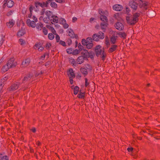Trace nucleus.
<instances>
[{"instance_id":"1","label":"nucleus","mask_w":160,"mask_h":160,"mask_svg":"<svg viewBox=\"0 0 160 160\" xmlns=\"http://www.w3.org/2000/svg\"><path fill=\"white\" fill-rule=\"evenodd\" d=\"M95 52L97 57H100L102 60H104L106 55L104 52V49L101 48L100 45H98L95 48Z\"/></svg>"},{"instance_id":"2","label":"nucleus","mask_w":160,"mask_h":160,"mask_svg":"<svg viewBox=\"0 0 160 160\" xmlns=\"http://www.w3.org/2000/svg\"><path fill=\"white\" fill-rule=\"evenodd\" d=\"M104 38V34L101 32H99L98 33L94 34L92 35V38L94 41H98L100 39H103Z\"/></svg>"},{"instance_id":"3","label":"nucleus","mask_w":160,"mask_h":160,"mask_svg":"<svg viewBox=\"0 0 160 160\" xmlns=\"http://www.w3.org/2000/svg\"><path fill=\"white\" fill-rule=\"evenodd\" d=\"M140 15L139 12H137L133 15L132 19L131 20V25H133L135 24L138 20V17Z\"/></svg>"},{"instance_id":"4","label":"nucleus","mask_w":160,"mask_h":160,"mask_svg":"<svg viewBox=\"0 0 160 160\" xmlns=\"http://www.w3.org/2000/svg\"><path fill=\"white\" fill-rule=\"evenodd\" d=\"M7 64L11 68L15 67L17 65V62L14 61V58H12L8 61Z\"/></svg>"},{"instance_id":"5","label":"nucleus","mask_w":160,"mask_h":160,"mask_svg":"<svg viewBox=\"0 0 160 160\" xmlns=\"http://www.w3.org/2000/svg\"><path fill=\"white\" fill-rule=\"evenodd\" d=\"M35 21H31L30 19H28L27 21V25L32 28H34L36 26V24Z\"/></svg>"},{"instance_id":"6","label":"nucleus","mask_w":160,"mask_h":160,"mask_svg":"<svg viewBox=\"0 0 160 160\" xmlns=\"http://www.w3.org/2000/svg\"><path fill=\"white\" fill-rule=\"evenodd\" d=\"M20 83L19 82H16L12 85L9 89V90L11 91H13L17 89Z\"/></svg>"},{"instance_id":"7","label":"nucleus","mask_w":160,"mask_h":160,"mask_svg":"<svg viewBox=\"0 0 160 160\" xmlns=\"http://www.w3.org/2000/svg\"><path fill=\"white\" fill-rule=\"evenodd\" d=\"M49 20L51 21L52 24H53L54 23H57L58 22V18L57 16L53 15L51 17H50Z\"/></svg>"},{"instance_id":"8","label":"nucleus","mask_w":160,"mask_h":160,"mask_svg":"<svg viewBox=\"0 0 160 160\" xmlns=\"http://www.w3.org/2000/svg\"><path fill=\"white\" fill-rule=\"evenodd\" d=\"M113 9L117 11H120L123 9L122 6L119 4H116L113 6Z\"/></svg>"},{"instance_id":"9","label":"nucleus","mask_w":160,"mask_h":160,"mask_svg":"<svg viewBox=\"0 0 160 160\" xmlns=\"http://www.w3.org/2000/svg\"><path fill=\"white\" fill-rule=\"evenodd\" d=\"M115 27L116 28L119 30H122L123 28V24L119 22H117L115 25Z\"/></svg>"},{"instance_id":"10","label":"nucleus","mask_w":160,"mask_h":160,"mask_svg":"<svg viewBox=\"0 0 160 160\" xmlns=\"http://www.w3.org/2000/svg\"><path fill=\"white\" fill-rule=\"evenodd\" d=\"M138 8L137 3L135 2H133L132 3H131V8L132 9V11L134 12Z\"/></svg>"},{"instance_id":"11","label":"nucleus","mask_w":160,"mask_h":160,"mask_svg":"<svg viewBox=\"0 0 160 160\" xmlns=\"http://www.w3.org/2000/svg\"><path fill=\"white\" fill-rule=\"evenodd\" d=\"M34 48L37 49L39 51H42L44 49L40 44H36L34 46Z\"/></svg>"},{"instance_id":"12","label":"nucleus","mask_w":160,"mask_h":160,"mask_svg":"<svg viewBox=\"0 0 160 160\" xmlns=\"http://www.w3.org/2000/svg\"><path fill=\"white\" fill-rule=\"evenodd\" d=\"M32 76V74L31 73H29L28 76H25L22 80V82L24 83L29 80Z\"/></svg>"},{"instance_id":"13","label":"nucleus","mask_w":160,"mask_h":160,"mask_svg":"<svg viewBox=\"0 0 160 160\" xmlns=\"http://www.w3.org/2000/svg\"><path fill=\"white\" fill-rule=\"evenodd\" d=\"M108 22H102L100 24V27L101 29L104 31L107 27Z\"/></svg>"},{"instance_id":"14","label":"nucleus","mask_w":160,"mask_h":160,"mask_svg":"<svg viewBox=\"0 0 160 160\" xmlns=\"http://www.w3.org/2000/svg\"><path fill=\"white\" fill-rule=\"evenodd\" d=\"M30 62L29 59H27L22 63V65L23 67H26L29 65Z\"/></svg>"},{"instance_id":"15","label":"nucleus","mask_w":160,"mask_h":160,"mask_svg":"<svg viewBox=\"0 0 160 160\" xmlns=\"http://www.w3.org/2000/svg\"><path fill=\"white\" fill-rule=\"evenodd\" d=\"M14 22L12 20H10L8 22L6 23V25L9 28H11L12 27L14 24Z\"/></svg>"},{"instance_id":"16","label":"nucleus","mask_w":160,"mask_h":160,"mask_svg":"<svg viewBox=\"0 0 160 160\" xmlns=\"http://www.w3.org/2000/svg\"><path fill=\"white\" fill-rule=\"evenodd\" d=\"M85 58L83 56H79L77 59V62L79 64H82L84 61V58Z\"/></svg>"},{"instance_id":"17","label":"nucleus","mask_w":160,"mask_h":160,"mask_svg":"<svg viewBox=\"0 0 160 160\" xmlns=\"http://www.w3.org/2000/svg\"><path fill=\"white\" fill-rule=\"evenodd\" d=\"M68 35L70 37L73 38L74 37V34L73 31L71 29H68L67 30Z\"/></svg>"},{"instance_id":"18","label":"nucleus","mask_w":160,"mask_h":160,"mask_svg":"<svg viewBox=\"0 0 160 160\" xmlns=\"http://www.w3.org/2000/svg\"><path fill=\"white\" fill-rule=\"evenodd\" d=\"M107 15H102V16H100V18L101 20L102 21V22H108V19L106 17Z\"/></svg>"},{"instance_id":"19","label":"nucleus","mask_w":160,"mask_h":160,"mask_svg":"<svg viewBox=\"0 0 160 160\" xmlns=\"http://www.w3.org/2000/svg\"><path fill=\"white\" fill-rule=\"evenodd\" d=\"M25 33V30L24 29L22 28L18 32L17 35L19 37L23 36Z\"/></svg>"},{"instance_id":"20","label":"nucleus","mask_w":160,"mask_h":160,"mask_svg":"<svg viewBox=\"0 0 160 160\" xmlns=\"http://www.w3.org/2000/svg\"><path fill=\"white\" fill-rule=\"evenodd\" d=\"M82 54L84 57H87L89 56V54L88 51L86 50H82Z\"/></svg>"},{"instance_id":"21","label":"nucleus","mask_w":160,"mask_h":160,"mask_svg":"<svg viewBox=\"0 0 160 160\" xmlns=\"http://www.w3.org/2000/svg\"><path fill=\"white\" fill-rule=\"evenodd\" d=\"M68 75H70L69 77H71L72 78H74L75 77V75L73 72V70L72 69L70 68L69 69L68 72Z\"/></svg>"},{"instance_id":"22","label":"nucleus","mask_w":160,"mask_h":160,"mask_svg":"<svg viewBox=\"0 0 160 160\" xmlns=\"http://www.w3.org/2000/svg\"><path fill=\"white\" fill-rule=\"evenodd\" d=\"M36 27L37 29L38 30H41L42 29L43 25V24L41 22H39L38 23H37L36 24Z\"/></svg>"},{"instance_id":"23","label":"nucleus","mask_w":160,"mask_h":160,"mask_svg":"<svg viewBox=\"0 0 160 160\" xmlns=\"http://www.w3.org/2000/svg\"><path fill=\"white\" fill-rule=\"evenodd\" d=\"M80 71L84 76H85L88 74L87 70V69L85 68H81L80 69Z\"/></svg>"},{"instance_id":"24","label":"nucleus","mask_w":160,"mask_h":160,"mask_svg":"<svg viewBox=\"0 0 160 160\" xmlns=\"http://www.w3.org/2000/svg\"><path fill=\"white\" fill-rule=\"evenodd\" d=\"M100 15V16H102V15H108V12L107 11H103L102 10L99 9L98 11Z\"/></svg>"},{"instance_id":"25","label":"nucleus","mask_w":160,"mask_h":160,"mask_svg":"<svg viewBox=\"0 0 160 160\" xmlns=\"http://www.w3.org/2000/svg\"><path fill=\"white\" fill-rule=\"evenodd\" d=\"M7 6L9 8L12 7L14 5V2L12 1H8L6 3Z\"/></svg>"},{"instance_id":"26","label":"nucleus","mask_w":160,"mask_h":160,"mask_svg":"<svg viewBox=\"0 0 160 160\" xmlns=\"http://www.w3.org/2000/svg\"><path fill=\"white\" fill-rule=\"evenodd\" d=\"M114 17L115 18L117 19L118 21L120 20L121 19V18L120 17L119 14V13H115L114 16Z\"/></svg>"},{"instance_id":"27","label":"nucleus","mask_w":160,"mask_h":160,"mask_svg":"<svg viewBox=\"0 0 160 160\" xmlns=\"http://www.w3.org/2000/svg\"><path fill=\"white\" fill-rule=\"evenodd\" d=\"M46 14L48 17L49 18H50V17H51L53 15L52 12L49 10H47L46 11Z\"/></svg>"},{"instance_id":"28","label":"nucleus","mask_w":160,"mask_h":160,"mask_svg":"<svg viewBox=\"0 0 160 160\" xmlns=\"http://www.w3.org/2000/svg\"><path fill=\"white\" fill-rule=\"evenodd\" d=\"M117 47V46L116 45H113L112 47L109 49V52H112L115 51Z\"/></svg>"},{"instance_id":"29","label":"nucleus","mask_w":160,"mask_h":160,"mask_svg":"<svg viewBox=\"0 0 160 160\" xmlns=\"http://www.w3.org/2000/svg\"><path fill=\"white\" fill-rule=\"evenodd\" d=\"M33 9V8L32 6H31L29 8V10L30 12V14H29L28 15V17L29 18H32V12Z\"/></svg>"},{"instance_id":"30","label":"nucleus","mask_w":160,"mask_h":160,"mask_svg":"<svg viewBox=\"0 0 160 160\" xmlns=\"http://www.w3.org/2000/svg\"><path fill=\"white\" fill-rule=\"evenodd\" d=\"M10 68L8 67V66L7 64L6 66H4L2 67V70L3 72H5L7 71Z\"/></svg>"},{"instance_id":"31","label":"nucleus","mask_w":160,"mask_h":160,"mask_svg":"<svg viewBox=\"0 0 160 160\" xmlns=\"http://www.w3.org/2000/svg\"><path fill=\"white\" fill-rule=\"evenodd\" d=\"M59 23L62 25H63L65 22H66V21L64 18H60L59 19V20H58Z\"/></svg>"},{"instance_id":"32","label":"nucleus","mask_w":160,"mask_h":160,"mask_svg":"<svg viewBox=\"0 0 160 160\" xmlns=\"http://www.w3.org/2000/svg\"><path fill=\"white\" fill-rule=\"evenodd\" d=\"M19 43L22 45L24 46L26 44V42L25 40L22 39H20L19 40Z\"/></svg>"},{"instance_id":"33","label":"nucleus","mask_w":160,"mask_h":160,"mask_svg":"<svg viewBox=\"0 0 160 160\" xmlns=\"http://www.w3.org/2000/svg\"><path fill=\"white\" fill-rule=\"evenodd\" d=\"M48 4V2H43L42 3H41L40 7L42 8H44L45 7H47Z\"/></svg>"},{"instance_id":"34","label":"nucleus","mask_w":160,"mask_h":160,"mask_svg":"<svg viewBox=\"0 0 160 160\" xmlns=\"http://www.w3.org/2000/svg\"><path fill=\"white\" fill-rule=\"evenodd\" d=\"M86 46L87 48L90 49L93 46V44L91 42H88Z\"/></svg>"},{"instance_id":"35","label":"nucleus","mask_w":160,"mask_h":160,"mask_svg":"<svg viewBox=\"0 0 160 160\" xmlns=\"http://www.w3.org/2000/svg\"><path fill=\"white\" fill-rule=\"evenodd\" d=\"M118 34L120 37L122 38H125L126 36V34L124 32H120Z\"/></svg>"},{"instance_id":"36","label":"nucleus","mask_w":160,"mask_h":160,"mask_svg":"<svg viewBox=\"0 0 160 160\" xmlns=\"http://www.w3.org/2000/svg\"><path fill=\"white\" fill-rule=\"evenodd\" d=\"M117 37H115V36H112L111 38V41L113 43H114L116 42Z\"/></svg>"},{"instance_id":"37","label":"nucleus","mask_w":160,"mask_h":160,"mask_svg":"<svg viewBox=\"0 0 160 160\" xmlns=\"http://www.w3.org/2000/svg\"><path fill=\"white\" fill-rule=\"evenodd\" d=\"M79 91V88L77 86H76L74 88V93L75 94H77Z\"/></svg>"},{"instance_id":"38","label":"nucleus","mask_w":160,"mask_h":160,"mask_svg":"<svg viewBox=\"0 0 160 160\" xmlns=\"http://www.w3.org/2000/svg\"><path fill=\"white\" fill-rule=\"evenodd\" d=\"M48 38L50 40H52L54 38V36L53 34L49 33L48 35Z\"/></svg>"},{"instance_id":"39","label":"nucleus","mask_w":160,"mask_h":160,"mask_svg":"<svg viewBox=\"0 0 160 160\" xmlns=\"http://www.w3.org/2000/svg\"><path fill=\"white\" fill-rule=\"evenodd\" d=\"M7 79V78L6 77H5L0 80V82L4 84L5 82Z\"/></svg>"},{"instance_id":"40","label":"nucleus","mask_w":160,"mask_h":160,"mask_svg":"<svg viewBox=\"0 0 160 160\" xmlns=\"http://www.w3.org/2000/svg\"><path fill=\"white\" fill-rule=\"evenodd\" d=\"M80 50H79L78 49H76L75 50L73 51V55H77V54H78V53H80Z\"/></svg>"},{"instance_id":"41","label":"nucleus","mask_w":160,"mask_h":160,"mask_svg":"<svg viewBox=\"0 0 160 160\" xmlns=\"http://www.w3.org/2000/svg\"><path fill=\"white\" fill-rule=\"evenodd\" d=\"M49 29L51 30L52 32L54 34H56V31L53 27L51 26H50L49 27Z\"/></svg>"},{"instance_id":"42","label":"nucleus","mask_w":160,"mask_h":160,"mask_svg":"<svg viewBox=\"0 0 160 160\" xmlns=\"http://www.w3.org/2000/svg\"><path fill=\"white\" fill-rule=\"evenodd\" d=\"M73 50L71 48H68L67 49V52L68 54H73Z\"/></svg>"},{"instance_id":"43","label":"nucleus","mask_w":160,"mask_h":160,"mask_svg":"<svg viewBox=\"0 0 160 160\" xmlns=\"http://www.w3.org/2000/svg\"><path fill=\"white\" fill-rule=\"evenodd\" d=\"M139 4L141 7H144L145 6V3H143L142 1L141 0H140L139 1Z\"/></svg>"},{"instance_id":"44","label":"nucleus","mask_w":160,"mask_h":160,"mask_svg":"<svg viewBox=\"0 0 160 160\" xmlns=\"http://www.w3.org/2000/svg\"><path fill=\"white\" fill-rule=\"evenodd\" d=\"M82 42L83 45L86 46L88 42L85 39H83L82 40Z\"/></svg>"},{"instance_id":"45","label":"nucleus","mask_w":160,"mask_h":160,"mask_svg":"<svg viewBox=\"0 0 160 160\" xmlns=\"http://www.w3.org/2000/svg\"><path fill=\"white\" fill-rule=\"evenodd\" d=\"M40 5H41V3L38 2L35 3V7L38 9H39L40 7Z\"/></svg>"},{"instance_id":"46","label":"nucleus","mask_w":160,"mask_h":160,"mask_svg":"<svg viewBox=\"0 0 160 160\" xmlns=\"http://www.w3.org/2000/svg\"><path fill=\"white\" fill-rule=\"evenodd\" d=\"M129 8L127 7H126L125 10H124V12L125 13L129 15L128 14L129 12Z\"/></svg>"},{"instance_id":"47","label":"nucleus","mask_w":160,"mask_h":160,"mask_svg":"<svg viewBox=\"0 0 160 160\" xmlns=\"http://www.w3.org/2000/svg\"><path fill=\"white\" fill-rule=\"evenodd\" d=\"M51 46V44L48 42H47L45 45V47L47 49H49Z\"/></svg>"},{"instance_id":"48","label":"nucleus","mask_w":160,"mask_h":160,"mask_svg":"<svg viewBox=\"0 0 160 160\" xmlns=\"http://www.w3.org/2000/svg\"><path fill=\"white\" fill-rule=\"evenodd\" d=\"M51 6L52 7L56 8L57 7V4L55 2H51Z\"/></svg>"},{"instance_id":"49","label":"nucleus","mask_w":160,"mask_h":160,"mask_svg":"<svg viewBox=\"0 0 160 160\" xmlns=\"http://www.w3.org/2000/svg\"><path fill=\"white\" fill-rule=\"evenodd\" d=\"M85 68H86L87 70H90L92 69V67L89 65H87L85 67Z\"/></svg>"},{"instance_id":"50","label":"nucleus","mask_w":160,"mask_h":160,"mask_svg":"<svg viewBox=\"0 0 160 160\" xmlns=\"http://www.w3.org/2000/svg\"><path fill=\"white\" fill-rule=\"evenodd\" d=\"M89 82L87 78H85V86L86 87H87L89 84Z\"/></svg>"},{"instance_id":"51","label":"nucleus","mask_w":160,"mask_h":160,"mask_svg":"<svg viewBox=\"0 0 160 160\" xmlns=\"http://www.w3.org/2000/svg\"><path fill=\"white\" fill-rule=\"evenodd\" d=\"M84 93H80L78 95V97L79 98H82L84 97Z\"/></svg>"},{"instance_id":"52","label":"nucleus","mask_w":160,"mask_h":160,"mask_svg":"<svg viewBox=\"0 0 160 160\" xmlns=\"http://www.w3.org/2000/svg\"><path fill=\"white\" fill-rule=\"evenodd\" d=\"M49 18L48 17L46 18H43V21L46 23H48L49 21Z\"/></svg>"},{"instance_id":"53","label":"nucleus","mask_w":160,"mask_h":160,"mask_svg":"<svg viewBox=\"0 0 160 160\" xmlns=\"http://www.w3.org/2000/svg\"><path fill=\"white\" fill-rule=\"evenodd\" d=\"M56 41L57 42H58L59 41V40L60 39V38L59 35L56 34Z\"/></svg>"},{"instance_id":"54","label":"nucleus","mask_w":160,"mask_h":160,"mask_svg":"<svg viewBox=\"0 0 160 160\" xmlns=\"http://www.w3.org/2000/svg\"><path fill=\"white\" fill-rule=\"evenodd\" d=\"M109 39L108 38L106 37L105 38V43L107 46L109 44Z\"/></svg>"},{"instance_id":"55","label":"nucleus","mask_w":160,"mask_h":160,"mask_svg":"<svg viewBox=\"0 0 160 160\" xmlns=\"http://www.w3.org/2000/svg\"><path fill=\"white\" fill-rule=\"evenodd\" d=\"M43 32L44 35H46L48 34V31L47 29L45 28H43Z\"/></svg>"},{"instance_id":"56","label":"nucleus","mask_w":160,"mask_h":160,"mask_svg":"<svg viewBox=\"0 0 160 160\" xmlns=\"http://www.w3.org/2000/svg\"><path fill=\"white\" fill-rule=\"evenodd\" d=\"M59 43L62 45L63 46H66L65 42L62 41H60Z\"/></svg>"},{"instance_id":"57","label":"nucleus","mask_w":160,"mask_h":160,"mask_svg":"<svg viewBox=\"0 0 160 160\" xmlns=\"http://www.w3.org/2000/svg\"><path fill=\"white\" fill-rule=\"evenodd\" d=\"M93 40L92 38L90 37H88L87 38V41L88 42H92Z\"/></svg>"},{"instance_id":"58","label":"nucleus","mask_w":160,"mask_h":160,"mask_svg":"<svg viewBox=\"0 0 160 160\" xmlns=\"http://www.w3.org/2000/svg\"><path fill=\"white\" fill-rule=\"evenodd\" d=\"M78 48L79 49L78 50H80V51L81 52L82 49L83 48V47L80 44H79L78 46Z\"/></svg>"},{"instance_id":"59","label":"nucleus","mask_w":160,"mask_h":160,"mask_svg":"<svg viewBox=\"0 0 160 160\" xmlns=\"http://www.w3.org/2000/svg\"><path fill=\"white\" fill-rule=\"evenodd\" d=\"M63 27L64 28H67L68 27V24L66 23V22H65L64 24L63 25Z\"/></svg>"},{"instance_id":"60","label":"nucleus","mask_w":160,"mask_h":160,"mask_svg":"<svg viewBox=\"0 0 160 160\" xmlns=\"http://www.w3.org/2000/svg\"><path fill=\"white\" fill-rule=\"evenodd\" d=\"M1 160H8V158L7 156H5L2 157Z\"/></svg>"},{"instance_id":"61","label":"nucleus","mask_w":160,"mask_h":160,"mask_svg":"<svg viewBox=\"0 0 160 160\" xmlns=\"http://www.w3.org/2000/svg\"><path fill=\"white\" fill-rule=\"evenodd\" d=\"M126 19L128 22L129 23H130V17L129 16V15H128V16H126Z\"/></svg>"},{"instance_id":"62","label":"nucleus","mask_w":160,"mask_h":160,"mask_svg":"<svg viewBox=\"0 0 160 160\" xmlns=\"http://www.w3.org/2000/svg\"><path fill=\"white\" fill-rule=\"evenodd\" d=\"M32 18L33 19L34 21H35L36 22H37L38 19L37 18L34 16H33L32 17Z\"/></svg>"},{"instance_id":"63","label":"nucleus","mask_w":160,"mask_h":160,"mask_svg":"<svg viewBox=\"0 0 160 160\" xmlns=\"http://www.w3.org/2000/svg\"><path fill=\"white\" fill-rule=\"evenodd\" d=\"M4 85V84H3V83L0 82V92H1L2 87Z\"/></svg>"},{"instance_id":"64","label":"nucleus","mask_w":160,"mask_h":160,"mask_svg":"<svg viewBox=\"0 0 160 160\" xmlns=\"http://www.w3.org/2000/svg\"><path fill=\"white\" fill-rule=\"evenodd\" d=\"M55 1L57 2L61 3L64 2L65 0H55Z\"/></svg>"}]
</instances>
